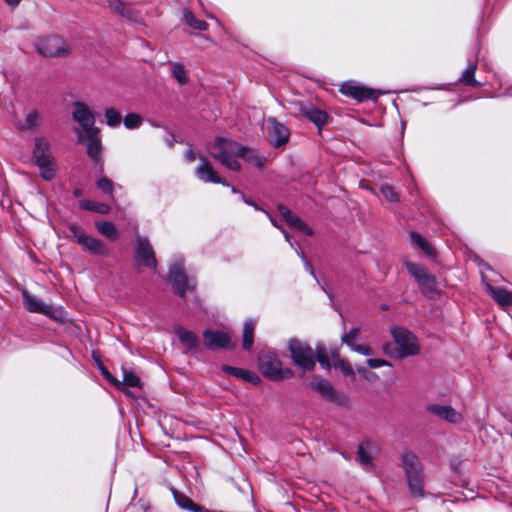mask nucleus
Listing matches in <instances>:
<instances>
[{
  "label": "nucleus",
  "instance_id": "1",
  "mask_svg": "<svg viewBox=\"0 0 512 512\" xmlns=\"http://www.w3.org/2000/svg\"><path fill=\"white\" fill-rule=\"evenodd\" d=\"M208 149L210 155L213 158L219 160L227 168L234 171L240 170L241 166L237 161L236 156H239V153H243L244 150L238 143L219 137L216 138L211 145H209Z\"/></svg>",
  "mask_w": 512,
  "mask_h": 512
},
{
  "label": "nucleus",
  "instance_id": "2",
  "mask_svg": "<svg viewBox=\"0 0 512 512\" xmlns=\"http://www.w3.org/2000/svg\"><path fill=\"white\" fill-rule=\"evenodd\" d=\"M38 53L44 57H65L71 52V45L61 34H44L35 43Z\"/></svg>",
  "mask_w": 512,
  "mask_h": 512
},
{
  "label": "nucleus",
  "instance_id": "3",
  "mask_svg": "<svg viewBox=\"0 0 512 512\" xmlns=\"http://www.w3.org/2000/svg\"><path fill=\"white\" fill-rule=\"evenodd\" d=\"M402 465L406 473L407 482L412 495L423 496L422 468L414 453L404 452L402 454Z\"/></svg>",
  "mask_w": 512,
  "mask_h": 512
},
{
  "label": "nucleus",
  "instance_id": "4",
  "mask_svg": "<svg viewBox=\"0 0 512 512\" xmlns=\"http://www.w3.org/2000/svg\"><path fill=\"white\" fill-rule=\"evenodd\" d=\"M259 368L264 376L272 380H283L293 376L289 368H282V363L273 351H263L259 357Z\"/></svg>",
  "mask_w": 512,
  "mask_h": 512
},
{
  "label": "nucleus",
  "instance_id": "5",
  "mask_svg": "<svg viewBox=\"0 0 512 512\" xmlns=\"http://www.w3.org/2000/svg\"><path fill=\"white\" fill-rule=\"evenodd\" d=\"M391 334L397 345L398 357L404 358L419 353L420 346L416 337L411 332L401 327H393Z\"/></svg>",
  "mask_w": 512,
  "mask_h": 512
},
{
  "label": "nucleus",
  "instance_id": "6",
  "mask_svg": "<svg viewBox=\"0 0 512 512\" xmlns=\"http://www.w3.org/2000/svg\"><path fill=\"white\" fill-rule=\"evenodd\" d=\"M290 355L293 362L304 370H313L315 367V354L312 348L305 343L292 339L289 342Z\"/></svg>",
  "mask_w": 512,
  "mask_h": 512
},
{
  "label": "nucleus",
  "instance_id": "7",
  "mask_svg": "<svg viewBox=\"0 0 512 512\" xmlns=\"http://www.w3.org/2000/svg\"><path fill=\"white\" fill-rule=\"evenodd\" d=\"M69 229L72 237L82 246L83 250L96 256L106 257L109 255V249L99 239L86 235L74 225L70 226Z\"/></svg>",
  "mask_w": 512,
  "mask_h": 512
},
{
  "label": "nucleus",
  "instance_id": "8",
  "mask_svg": "<svg viewBox=\"0 0 512 512\" xmlns=\"http://www.w3.org/2000/svg\"><path fill=\"white\" fill-rule=\"evenodd\" d=\"M408 272L416 279L421 291L428 296H433L437 292V283L433 275L426 268L412 262L406 263Z\"/></svg>",
  "mask_w": 512,
  "mask_h": 512
},
{
  "label": "nucleus",
  "instance_id": "9",
  "mask_svg": "<svg viewBox=\"0 0 512 512\" xmlns=\"http://www.w3.org/2000/svg\"><path fill=\"white\" fill-rule=\"evenodd\" d=\"M310 387L339 406H346L348 403L347 397L338 392L327 380L315 378L311 381Z\"/></svg>",
  "mask_w": 512,
  "mask_h": 512
},
{
  "label": "nucleus",
  "instance_id": "10",
  "mask_svg": "<svg viewBox=\"0 0 512 512\" xmlns=\"http://www.w3.org/2000/svg\"><path fill=\"white\" fill-rule=\"evenodd\" d=\"M169 280L181 297H184L187 291L193 290L196 285L193 279L187 278L181 264H174L170 267Z\"/></svg>",
  "mask_w": 512,
  "mask_h": 512
},
{
  "label": "nucleus",
  "instance_id": "11",
  "mask_svg": "<svg viewBox=\"0 0 512 512\" xmlns=\"http://www.w3.org/2000/svg\"><path fill=\"white\" fill-rule=\"evenodd\" d=\"M426 409L431 415L447 423L460 425L464 422L463 414L450 405L430 404Z\"/></svg>",
  "mask_w": 512,
  "mask_h": 512
},
{
  "label": "nucleus",
  "instance_id": "12",
  "mask_svg": "<svg viewBox=\"0 0 512 512\" xmlns=\"http://www.w3.org/2000/svg\"><path fill=\"white\" fill-rule=\"evenodd\" d=\"M135 254V261L137 265L147 268L156 267L154 251L146 238L137 236Z\"/></svg>",
  "mask_w": 512,
  "mask_h": 512
},
{
  "label": "nucleus",
  "instance_id": "13",
  "mask_svg": "<svg viewBox=\"0 0 512 512\" xmlns=\"http://www.w3.org/2000/svg\"><path fill=\"white\" fill-rule=\"evenodd\" d=\"M267 124L270 141L275 147H280L288 142L290 131L283 123L270 117L267 119Z\"/></svg>",
  "mask_w": 512,
  "mask_h": 512
},
{
  "label": "nucleus",
  "instance_id": "14",
  "mask_svg": "<svg viewBox=\"0 0 512 512\" xmlns=\"http://www.w3.org/2000/svg\"><path fill=\"white\" fill-rule=\"evenodd\" d=\"M204 345L209 349H224L232 347L229 335L224 331L205 330Z\"/></svg>",
  "mask_w": 512,
  "mask_h": 512
},
{
  "label": "nucleus",
  "instance_id": "15",
  "mask_svg": "<svg viewBox=\"0 0 512 512\" xmlns=\"http://www.w3.org/2000/svg\"><path fill=\"white\" fill-rule=\"evenodd\" d=\"M24 307L32 313H41L49 317H54V309L46 305L41 299L29 294L26 290L22 291Z\"/></svg>",
  "mask_w": 512,
  "mask_h": 512
},
{
  "label": "nucleus",
  "instance_id": "16",
  "mask_svg": "<svg viewBox=\"0 0 512 512\" xmlns=\"http://www.w3.org/2000/svg\"><path fill=\"white\" fill-rule=\"evenodd\" d=\"M199 159L200 164L197 166L195 174L200 181L226 185L206 157L200 156Z\"/></svg>",
  "mask_w": 512,
  "mask_h": 512
},
{
  "label": "nucleus",
  "instance_id": "17",
  "mask_svg": "<svg viewBox=\"0 0 512 512\" xmlns=\"http://www.w3.org/2000/svg\"><path fill=\"white\" fill-rule=\"evenodd\" d=\"M359 334V328H352L348 333L342 335L341 342L346 344L352 351L356 353L362 354L364 356H371L373 354V350L370 346L365 344H357L355 342Z\"/></svg>",
  "mask_w": 512,
  "mask_h": 512
},
{
  "label": "nucleus",
  "instance_id": "18",
  "mask_svg": "<svg viewBox=\"0 0 512 512\" xmlns=\"http://www.w3.org/2000/svg\"><path fill=\"white\" fill-rule=\"evenodd\" d=\"M33 159L37 165L50 163L54 158L50 153V144L44 137H36L34 140Z\"/></svg>",
  "mask_w": 512,
  "mask_h": 512
},
{
  "label": "nucleus",
  "instance_id": "19",
  "mask_svg": "<svg viewBox=\"0 0 512 512\" xmlns=\"http://www.w3.org/2000/svg\"><path fill=\"white\" fill-rule=\"evenodd\" d=\"M72 118L79 126L95 123V116L87 104L76 101L72 104Z\"/></svg>",
  "mask_w": 512,
  "mask_h": 512
},
{
  "label": "nucleus",
  "instance_id": "20",
  "mask_svg": "<svg viewBox=\"0 0 512 512\" xmlns=\"http://www.w3.org/2000/svg\"><path fill=\"white\" fill-rule=\"evenodd\" d=\"M340 92L358 101L367 100L371 98L374 93V91L369 88L353 83H344L340 88Z\"/></svg>",
  "mask_w": 512,
  "mask_h": 512
},
{
  "label": "nucleus",
  "instance_id": "21",
  "mask_svg": "<svg viewBox=\"0 0 512 512\" xmlns=\"http://www.w3.org/2000/svg\"><path fill=\"white\" fill-rule=\"evenodd\" d=\"M278 211L281 217L291 226L305 234L310 235L312 230L296 215H294L289 209L283 205L278 206Z\"/></svg>",
  "mask_w": 512,
  "mask_h": 512
},
{
  "label": "nucleus",
  "instance_id": "22",
  "mask_svg": "<svg viewBox=\"0 0 512 512\" xmlns=\"http://www.w3.org/2000/svg\"><path fill=\"white\" fill-rule=\"evenodd\" d=\"M299 110L306 118L315 123L318 127L322 126L327 119V114L319 109H316L309 104H300Z\"/></svg>",
  "mask_w": 512,
  "mask_h": 512
},
{
  "label": "nucleus",
  "instance_id": "23",
  "mask_svg": "<svg viewBox=\"0 0 512 512\" xmlns=\"http://www.w3.org/2000/svg\"><path fill=\"white\" fill-rule=\"evenodd\" d=\"M485 286L487 292L500 306L507 307L512 304V292L504 288L494 287L489 283H486Z\"/></svg>",
  "mask_w": 512,
  "mask_h": 512
},
{
  "label": "nucleus",
  "instance_id": "24",
  "mask_svg": "<svg viewBox=\"0 0 512 512\" xmlns=\"http://www.w3.org/2000/svg\"><path fill=\"white\" fill-rule=\"evenodd\" d=\"M74 131L77 134L78 142L84 144L98 138L100 133V129L95 126V123L79 126Z\"/></svg>",
  "mask_w": 512,
  "mask_h": 512
},
{
  "label": "nucleus",
  "instance_id": "25",
  "mask_svg": "<svg viewBox=\"0 0 512 512\" xmlns=\"http://www.w3.org/2000/svg\"><path fill=\"white\" fill-rule=\"evenodd\" d=\"M176 334L180 342L186 347L187 350H193L197 348L198 338L193 332L185 330L183 328H177Z\"/></svg>",
  "mask_w": 512,
  "mask_h": 512
},
{
  "label": "nucleus",
  "instance_id": "26",
  "mask_svg": "<svg viewBox=\"0 0 512 512\" xmlns=\"http://www.w3.org/2000/svg\"><path fill=\"white\" fill-rule=\"evenodd\" d=\"M41 125V115L38 111L32 110L25 116L24 122L19 126L22 131H34Z\"/></svg>",
  "mask_w": 512,
  "mask_h": 512
},
{
  "label": "nucleus",
  "instance_id": "27",
  "mask_svg": "<svg viewBox=\"0 0 512 512\" xmlns=\"http://www.w3.org/2000/svg\"><path fill=\"white\" fill-rule=\"evenodd\" d=\"M223 371L237 378H242L253 383L259 382V377L256 374L250 373L249 371L243 370L241 368L223 366Z\"/></svg>",
  "mask_w": 512,
  "mask_h": 512
},
{
  "label": "nucleus",
  "instance_id": "28",
  "mask_svg": "<svg viewBox=\"0 0 512 512\" xmlns=\"http://www.w3.org/2000/svg\"><path fill=\"white\" fill-rule=\"evenodd\" d=\"M96 228L100 234L111 239L116 240L118 238V231L116 226L109 221H100L96 223Z\"/></svg>",
  "mask_w": 512,
  "mask_h": 512
},
{
  "label": "nucleus",
  "instance_id": "29",
  "mask_svg": "<svg viewBox=\"0 0 512 512\" xmlns=\"http://www.w3.org/2000/svg\"><path fill=\"white\" fill-rule=\"evenodd\" d=\"M242 149L244 150V152L239 153V157L247 160L249 163H251L257 167L264 166L265 161H266L265 157L258 155L257 152L252 149H249V148H246L243 146H242Z\"/></svg>",
  "mask_w": 512,
  "mask_h": 512
},
{
  "label": "nucleus",
  "instance_id": "30",
  "mask_svg": "<svg viewBox=\"0 0 512 512\" xmlns=\"http://www.w3.org/2000/svg\"><path fill=\"white\" fill-rule=\"evenodd\" d=\"M183 20L194 30L205 31L209 25L203 21L196 19L194 14L189 10L183 11Z\"/></svg>",
  "mask_w": 512,
  "mask_h": 512
},
{
  "label": "nucleus",
  "instance_id": "31",
  "mask_svg": "<svg viewBox=\"0 0 512 512\" xmlns=\"http://www.w3.org/2000/svg\"><path fill=\"white\" fill-rule=\"evenodd\" d=\"M255 323L252 320H248L244 323L243 327V348L250 350L253 345Z\"/></svg>",
  "mask_w": 512,
  "mask_h": 512
},
{
  "label": "nucleus",
  "instance_id": "32",
  "mask_svg": "<svg viewBox=\"0 0 512 512\" xmlns=\"http://www.w3.org/2000/svg\"><path fill=\"white\" fill-rule=\"evenodd\" d=\"M169 65L171 66L172 75L177 80V82L180 85L187 84L189 77L187 76L184 66L178 62H169Z\"/></svg>",
  "mask_w": 512,
  "mask_h": 512
},
{
  "label": "nucleus",
  "instance_id": "33",
  "mask_svg": "<svg viewBox=\"0 0 512 512\" xmlns=\"http://www.w3.org/2000/svg\"><path fill=\"white\" fill-rule=\"evenodd\" d=\"M87 154L88 156L97 164L100 161L101 157V139L100 136L87 144Z\"/></svg>",
  "mask_w": 512,
  "mask_h": 512
},
{
  "label": "nucleus",
  "instance_id": "34",
  "mask_svg": "<svg viewBox=\"0 0 512 512\" xmlns=\"http://www.w3.org/2000/svg\"><path fill=\"white\" fill-rule=\"evenodd\" d=\"M372 446L370 444H363L358 447V458L360 463L365 466L369 467L372 464Z\"/></svg>",
  "mask_w": 512,
  "mask_h": 512
},
{
  "label": "nucleus",
  "instance_id": "35",
  "mask_svg": "<svg viewBox=\"0 0 512 512\" xmlns=\"http://www.w3.org/2000/svg\"><path fill=\"white\" fill-rule=\"evenodd\" d=\"M80 207L84 210H89L100 214H107L110 211V207L108 205L89 200L81 201Z\"/></svg>",
  "mask_w": 512,
  "mask_h": 512
},
{
  "label": "nucleus",
  "instance_id": "36",
  "mask_svg": "<svg viewBox=\"0 0 512 512\" xmlns=\"http://www.w3.org/2000/svg\"><path fill=\"white\" fill-rule=\"evenodd\" d=\"M109 7L123 17L132 19V10L122 0H108Z\"/></svg>",
  "mask_w": 512,
  "mask_h": 512
},
{
  "label": "nucleus",
  "instance_id": "37",
  "mask_svg": "<svg viewBox=\"0 0 512 512\" xmlns=\"http://www.w3.org/2000/svg\"><path fill=\"white\" fill-rule=\"evenodd\" d=\"M334 366L339 368L343 372V374L350 377L352 380L355 379V370L353 369L352 365L348 360L341 358L340 356H337L336 362H334Z\"/></svg>",
  "mask_w": 512,
  "mask_h": 512
},
{
  "label": "nucleus",
  "instance_id": "38",
  "mask_svg": "<svg viewBox=\"0 0 512 512\" xmlns=\"http://www.w3.org/2000/svg\"><path fill=\"white\" fill-rule=\"evenodd\" d=\"M476 69H477L476 63H474V62L469 63V65L463 72L460 81L465 85H472V86L477 85L478 83L474 79Z\"/></svg>",
  "mask_w": 512,
  "mask_h": 512
},
{
  "label": "nucleus",
  "instance_id": "39",
  "mask_svg": "<svg viewBox=\"0 0 512 512\" xmlns=\"http://www.w3.org/2000/svg\"><path fill=\"white\" fill-rule=\"evenodd\" d=\"M104 116L106 124L110 127H118L122 121L121 114L114 108H107Z\"/></svg>",
  "mask_w": 512,
  "mask_h": 512
},
{
  "label": "nucleus",
  "instance_id": "40",
  "mask_svg": "<svg viewBox=\"0 0 512 512\" xmlns=\"http://www.w3.org/2000/svg\"><path fill=\"white\" fill-rule=\"evenodd\" d=\"M123 122L127 129H135L142 124L143 118L141 115L137 113H128L124 117Z\"/></svg>",
  "mask_w": 512,
  "mask_h": 512
},
{
  "label": "nucleus",
  "instance_id": "41",
  "mask_svg": "<svg viewBox=\"0 0 512 512\" xmlns=\"http://www.w3.org/2000/svg\"><path fill=\"white\" fill-rule=\"evenodd\" d=\"M173 496L179 507L191 511L195 503L189 497L176 490H173Z\"/></svg>",
  "mask_w": 512,
  "mask_h": 512
},
{
  "label": "nucleus",
  "instance_id": "42",
  "mask_svg": "<svg viewBox=\"0 0 512 512\" xmlns=\"http://www.w3.org/2000/svg\"><path fill=\"white\" fill-rule=\"evenodd\" d=\"M38 167L40 168L41 177L44 180L49 181L54 178L55 172H56V169L54 166V159L50 163L38 165Z\"/></svg>",
  "mask_w": 512,
  "mask_h": 512
},
{
  "label": "nucleus",
  "instance_id": "43",
  "mask_svg": "<svg viewBox=\"0 0 512 512\" xmlns=\"http://www.w3.org/2000/svg\"><path fill=\"white\" fill-rule=\"evenodd\" d=\"M139 387L140 379L131 371L124 370L123 382H120L119 387Z\"/></svg>",
  "mask_w": 512,
  "mask_h": 512
},
{
  "label": "nucleus",
  "instance_id": "44",
  "mask_svg": "<svg viewBox=\"0 0 512 512\" xmlns=\"http://www.w3.org/2000/svg\"><path fill=\"white\" fill-rule=\"evenodd\" d=\"M411 239L413 243H415L417 246H419L425 253L428 255L433 254V249L430 247L428 242L418 233L412 232L411 233Z\"/></svg>",
  "mask_w": 512,
  "mask_h": 512
},
{
  "label": "nucleus",
  "instance_id": "45",
  "mask_svg": "<svg viewBox=\"0 0 512 512\" xmlns=\"http://www.w3.org/2000/svg\"><path fill=\"white\" fill-rule=\"evenodd\" d=\"M381 195L390 202H397L399 200L398 193L394 188L388 184H383L380 188Z\"/></svg>",
  "mask_w": 512,
  "mask_h": 512
},
{
  "label": "nucleus",
  "instance_id": "46",
  "mask_svg": "<svg viewBox=\"0 0 512 512\" xmlns=\"http://www.w3.org/2000/svg\"><path fill=\"white\" fill-rule=\"evenodd\" d=\"M96 186L98 189H100L102 192L113 196V182L107 178V177H101L97 180Z\"/></svg>",
  "mask_w": 512,
  "mask_h": 512
},
{
  "label": "nucleus",
  "instance_id": "47",
  "mask_svg": "<svg viewBox=\"0 0 512 512\" xmlns=\"http://www.w3.org/2000/svg\"><path fill=\"white\" fill-rule=\"evenodd\" d=\"M317 360L319 361L320 365L325 368L329 369L330 364V358L327 355L326 351L323 348H318L317 354H316Z\"/></svg>",
  "mask_w": 512,
  "mask_h": 512
},
{
  "label": "nucleus",
  "instance_id": "48",
  "mask_svg": "<svg viewBox=\"0 0 512 512\" xmlns=\"http://www.w3.org/2000/svg\"><path fill=\"white\" fill-rule=\"evenodd\" d=\"M358 373L366 380L368 381H375L377 379V375L374 373L369 372L365 367L358 366L357 367Z\"/></svg>",
  "mask_w": 512,
  "mask_h": 512
},
{
  "label": "nucleus",
  "instance_id": "49",
  "mask_svg": "<svg viewBox=\"0 0 512 512\" xmlns=\"http://www.w3.org/2000/svg\"><path fill=\"white\" fill-rule=\"evenodd\" d=\"M367 365L372 368V369H375V368H380V367H383V366H389L390 363L384 359H368L367 360Z\"/></svg>",
  "mask_w": 512,
  "mask_h": 512
},
{
  "label": "nucleus",
  "instance_id": "50",
  "mask_svg": "<svg viewBox=\"0 0 512 512\" xmlns=\"http://www.w3.org/2000/svg\"><path fill=\"white\" fill-rule=\"evenodd\" d=\"M102 373L109 382L114 383L117 386H120V382L117 379H115L106 368H102Z\"/></svg>",
  "mask_w": 512,
  "mask_h": 512
},
{
  "label": "nucleus",
  "instance_id": "51",
  "mask_svg": "<svg viewBox=\"0 0 512 512\" xmlns=\"http://www.w3.org/2000/svg\"><path fill=\"white\" fill-rule=\"evenodd\" d=\"M185 156L189 162H193L197 158L196 153L192 149L187 150Z\"/></svg>",
  "mask_w": 512,
  "mask_h": 512
},
{
  "label": "nucleus",
  "instance_id": "52",
  "mask_svg": "<svg viewBox=\"0 0 512 512\" xmlns=\"http://www.w3.org/2000/svg\"><path fill=\"white\" fill-rule=\"evenodd\" d=\"M270 220H271V223L273 224V226L279 228L283 233H284V237L286 239V241L290 242V236L287 232H285L280 226L279 224L277 223V221H275L272 217H270Z\"/></svg>",
  "mask_w": 512,
  "mask_h": 512
},
{
  "label": "nucleus",
  "instance_id": "53",
  "mask_svg": "<svg viewBox=\"0 0 512 512\" xmlns=\"http://www.w3.org/2000/svg\"><path fill=\"white\" fill-rule=\"evenodd\" d=\"M6 2L7 5H9L10 7H16L19 5V3L21 2V0H4Z\"/></svg>",
  "mask_w": 512,
  "mask_h": 512
},
{
  "label": "nucleus",
  "instance_id": "54",
  "mask_svg": "<svg viewBox=\"0 0 512 512\" xmlns=\"http://www.w3.org/2000/svg\"><path fill=\"white\" fill-rule=\"evenodd\" d=\"M383 351L385 354L387 355H393L392 351H391V345L389 344H386L384 347H383Z\"/></svg>",
  "mask_w": 512,
  "mask_h": 512
},
{
  "label": "nucleus",
  "instance_id": "55",
  "mask_svg": "<svg viewBox=\"0 0 512 512\" xmlns=\"http://www.w3.org/2000/svg\"><path fill=\"white\" fill-rule=\"evenodd\" d=\"M305 267H306L307 270L310 271L311 274H314V271H313V268H312L311 264L309 262H307L306 260H305Z\"/></svg>",
  "mask_w": 512,
  "mask_h": 512
},
{
  "label": "nucleus",
  "instance_id": "56",
  "mask_svg": "<svg viewBox=\"0 0 512 512\" xmlns=\"http://www.w3.org/2000/svg\"><path fill=\"white\" fill-rule=\"evenodd\" d=\"M337 356H340L337 351H332L331 352V359H332L333 363L336 362V357Z\"/></svg>",
  "mask_w": 512,
  "mask_h": 512
},
{
  "label": "nucleus",
  "instance_id": "57",
  "mask_svg": "<svg viewBox=\"0 0 512 512\" xmlns=\"http://www.w3.org/2000/svg\"><path fill=\"white\" fill-rule=\"evenodd\" d=\"M246 203H247V204H249V205H253L256 209H258V207H257V205H256V204H254V203H252V202H250V201H246Z\"/></svg>",
  "mask_w": 512,
  "mask_h": 512
},
{
  "label": "nucleus",
  "instance_id": "58",
  "mask_svg": "<svg viewBox=\"0 0 512 512\" xmlns=\"http://www.w3.org/2000/svg\"><path fill=\"white\" fill-rule=\"evenodd\" d=\"M232 192H233V193H237L238 191H237V189H236V188H234V187H233V188H232Z\"/></svg>",
  "mask_w": 512,
  "mask_h": 512
}]
</instances>
